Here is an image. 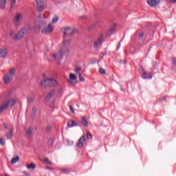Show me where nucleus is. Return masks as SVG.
<instances>
[{
	"mask_svg": "<svg viewBox=\"0 0 176 176\" xmlns=\"http://www.w3.org/2000/svg\"><path fill=\"white\" fill-rule=\"evenodd\" d=\"M14 76H16V68H12L9 72L3 76V80L5 85H8L11 80H13Z\"/></svg>",
	"mask_w": 176,
	"mask_h": 176,
	"instance_id": "1",
	"label": "nucleus"
},
{
	"mask_svg": "<svg viewBox=\"0 0 176 176\" xmlns=\"http://www.w3.org/2000/svg\"><path fill=\"white\" fill-rule=\"evenodd\" d=\"M16 104V100L13 99H10L5 102H3L2 104L0 105V113L1 112H3V111H6L8 109V107H14Z\"/></svg>",
	"mask_w": 176,
	"mask_h": 176,
	"instance_id": "2",
	"label": "nucleus"
},
{
	"mask_svg": "<svg viewBox=\"0 0 176 176\" xmlns=\"http://www.w3.org/2000/svg\"><path fill=\"white\" fill-rule=\"evenodd\" d=\"M64 50H62L60 48V50L58 52H56L53 54V58L54 60H56L58 63V64H60L61 63V60H63V57L64 56H68V54H65Z\"/></svg>",
	"mask_w": 176,
	"mask_h": 176,
	"instance_id": "3",
	"label": "nucleus"
},
{
	"mask_svg": "<svg viewBox=\"0 0 176 176\" xmlns=\"http://www.w3.org/2000/svg\"><path fill=\"white\" fill-rule=\"evenodd\" d=\"M62 32H63V38H67V36H71L76 32V30L72 28L71 27H65L61 28Z\"/></svg>",
	"mask_w": 176,
	"mask_h": 176,
	"instance_id": "4",
	"label": "nucleus"
},
{
	"mask_svg": "<svg viewBox=\"0 0 176 176\" xmlns=\"http://www.w3.org/2000/svg\"><path fill=\"white\" fill-rule=\"evenodd\" d=\"M71 42H72L71 38H69L67 40L66 37L64 38L63 45L61 47L60 49L65 51V54H68L69 52V50H68V47H69V45H71Z\"/></svg>",
	"mask_w": 176,
	"mask_h": 176,
	"instance_id": "5",
	"label": "nucleus"
},
{
	"mask_svg": "<svg viewBox=\"0 0 176 176\" xmlns=\"http://www.w3.org/2000/svg\"><path fill=\"white\" fill-rule=\"evenodd\" d=\"M54 30V26L52 23H50L47 27L43 28L41 30L42 34H52Z\"/></svg>",
	"mask_w": 176,
	"mask_h": 176,
	"instance_id": "6",
	"label": "nucleus"
},
{
	"mask_svg": "<svg viewBox=\"0 0 176 176\" xmlns=\"http://www.w3.org/2000/svg\"><path fill=\"white\" fill-rule=\"evenodd\" d=\"M25 34H27V29L23 28L19 32H18L15 36V39H21V38H24Z\"/></svg>",
	"mask_w": 176,
	"mask_h": 176,
	"instance_id": "7",
	"label": "nucleus"
},
{
	"mask_svg": "<svg viewBox=\"0 0 176 176\" xmlns=\"http://www.w3.org/2000/svg\"><path fill=\"white\" fill-rule=\"evenodd\" d=\"M37 4L38 12H42L45 9V2L44 0H35Z\"/></svg>",
	"mask_w": 176,
	"mask_h": 176,
	"instance_id": "8",
	"label": "nucleus"
},
{
	"mask_svg": "<svg viewBox=\"0 0 176 176\" xmlns=\"http://www.w3.org/2000/svg\"><path fill=\"white\" fill-rule=\"evenodd\" d=\"M102 42H104V36L100 35L98 39L94 43V47L95 49H98V46L102 45Z\"/></svg>",
	"mask_w": 176,
	"mask_h": 176,
	"instance_id": "9",
	"label": "nucleus"
},
{
	"mask_svg": "<svg viewBox=\"0 0 176 176\" xmlns=\"http://www.w3.org/2000/svg\"><path fill=\"white\" fill-rule=\"evenodd\" d=\"M86 142V137L85 135H83L78 141L77 143H76V146L77 148H83V145Z\"/></svg>",
	"mask_w": 176,
	"mask_h": 176,
	"instance_id": "10",
	"label": "nucleus"
},
{
	"mask_svg": "<svg viewBox=\"0 0 176 176\" xmlns=\"http://www.w3.org/2000/svg\"><path fill=\"white\" fill-rule=\"evenodd\" d=\"M6 56H8V48L6 47H2L0 49V58H6Z\"/></svg>",
	"mask_w": 176,
	"mask_h": 176,
	"instance_id": "11",
	"label": "nucleus"
},
{
	"mask_svg": "<svg viewBox=\"0 0 176 176\" xmlns=\"http://www.w3.org/2000/svg\"><path fill=\"white\" fill-rule=\"evenodd\" d=\"M42 87H50V78H45L40 82Z\"/></svg>",
	"mask_w": 176,
	"mask_h": 176,
	"instance_id": "12",
	"label": "nucleus"
},
{
	"mask_svg": "<svg viewBox=\"0 0 176 176\" xmlns=\"http://www.w3.org/2000/svg\"><path fill=\"white\" fill-rule=\"evenodd\" d=\"M160 2V0H147L148 5L151 8H155Z\"/></svg>",
	"mask_w": 176,
	"mask_h": 176,
	"instance_id": "13",
	"label": "nucleus"
},
{
	"mask_svg": "<svg viewBox=\"0 0 176 176\" xmlns=\"http://www.w3.org/2000/svg\"><path fill=\"white\" fill-rule=\"evenodd\" d=\"M21 19H23V14L18 12L16 14L13 21L15 24H17L20 21V20H21Z\"/></svg>",
	"mask_w": 176,
	"mask_h": 176,
	"instance_id": "14",
	"label": "nucleus"
},
{
	"mask_svg": "<svg viewBox=\"0 0 176 176\" xmlns=\"http://www.w3.org/2000/svg\"><path fill=\"white\" fill-rule=\"evenodd\" d=\"M58 86V82L54 78H50V87H56Z\"/></svg>",
	"mask_w": 176,
	"mask_h": 176,
	"instance_id": "15",
	"label": "nucleus"
},
{
	"mask_svg": "<svg viewBox=\"0 0 176 176\" xmlns=\"http://www.w3.org/2000/svg\"><path fill=\"white\" fill-rule=\"evenodd\" d=\"M69 82H70L71 85H74V83H76V75H75L74 74H70Z\"/></svg>",
	"mask_w": 176,
	"mask_h": 176,
	"instance_id": "16",
	"label": "nucleus"
},
{
	"mask_svg": "<svg viewBox=\"0 0 176 176\" xmlns=\"http://www.w3.org/2000/svg\"><path fill=\"white\" fill-rule=\"evenodd\" d=\"M81 124H82V126H85V127L89 126V121H87L86 117H81Z\"/></svg>",
	"mask_w": 176,
	"mask_h": 176,
	"instance_id": "17",
	"label": "nucleus"
},
{
	"mask_svg": "<svg viewBox=\"0 0 176 176\" xmlns=\"http://www.w3.org/2000/svg\"><path fill=\"white\" fill-rule=\"evenodd\" d=\"M67 126L68 127L71 128V127H76L79 126V124H78L77 122H75V121L74 120H70L68 122Z\"/></svg>",
	"mask_w": 176,
	"mask_h": 176,
	"instance_id": "18",
	"label": "nucleus"
},
{
	"mask_svg": "<svg viewBox=\"0 0 176 176\" xmlns=\"http://www.w3.org/2000/svg\"><path fill=\"white\" fill-rule=\"evenodd\" d=\"M142 78L143 79H152V75H151V73L144 72L142 74Z\"/></svg>",
	"mask_w": 176,
	"mask_h": 176,
	"instance_id": "19",
	"label": "nucleus"
},
{
	"mask_svg": "<svg viewBox=\"0 0 176 176\" xmlns=\"http://www.w3.org/2000/svg\"><path fill=\"white\" fill-rule=\"evenodd\" d=\"M54 93H56V91L54 89H53L52 91H51L45 97V99L47 100L48 101L50 100H52V97H53Z\"/></svg>",
	"mask_w": 176,
	"mask_h": 176,
	"instance_id": "20",
	"label": "nucleus"
},
{
	"mask_svg": "<svg viewBox=\"0 0 176 176\" xmlns=\"http://www.w3.org/2000/svg\"><path fill=\"white\" fill-rule=\"evenodd\" d=\"M26 167L29 170H35V168H36V165L34 163H31L30 164H28Z\"/></svg>",
	"mask_w": 176,
	"mask_h": 176,
	"instance_id": "21",
	"label": "nucleus"
},
{
	"mask_svg": "<svg viewBox=\"0 0 176 176\" xmlns=\"http://www.w3.org/2000/svg\"><path fill=\"white\" fill-rule=\"evenodd\" d=\"M47 144L49 148H52L53 146V144H54V138H50V139H48Z\"/></svg>",
	"mask_w": 176,
	"mask_h": 176,
	"instance_id": "22",
	"label": "nucleus"
},
{
	"mask_svg": "<svg viewBox=\"0 0 176 176\" xmlns=\"http://www.w3.org/2000/svg\"><path fill=\"white\" fill-rule=\"evenodd\" d=\"M19 160H20V157L17 155L15 157L12 158V160H11V163L12 164H16V163H17Z\"/></svg>",
	"mask_w": 176,
	"mask_h": 176,
	"instance_id": "23",
	"label": "nucleus"
},
{
	"mask_svg": "<svg viewBox=\"0 0 176 176\" xmlns=\"http://www.w3.org/2000/svg\"><path fill=\"white\" fill-rule=\"evenodd\" d=\"M26 135L28 137H32V128H28L26 130Z\"/></svg>",
	"mask_w": 176,
	"mask_h": 176,
	"instance_id": "24",
	"label": "nucleus"
},
{
	"mask_svg": "<svg viewBox=\"0 0 176 176\" xmlns=\"http://www.w3.org/2000/svg\"><path fill=\"white\" fill-rule=\"evenodd\" d=\"M12 137H13V129H10L8 134L7 135V140L12 139Z\"/></svg>",
	"mask_w": 176,
	"mask_h": 176,
	"instance_id": "25",
	"label": "nucleus"
},
{
	"mask_svg": "<svg viewBox=\"0 0 176 176\" xmlns=\"http://www.w3.org/2000/svg\"><path fill=\"white\" fill-rule=\"evenodd\" d=\"M0 6L1 9H5V6H6V0H0Z\"/></svg>",
	"mask_w": 176,
	"mask_h": 176,
	"instance_id": "26",
	"label": "nucleus"
},
{
	"mask_svg": "<svg viewBox=\"0 0 176 176\" xmlns=\"http://www.w3.org/2000/svg\"><path fill=\"white\" fill-rule=\"evenodd\" d=\"M36 111H38V109L36 107H34L32 109V116L35 117V115L36 114Z\"/></svg>",
	"mask_w": 176,
	"mask_h": 176,
	"instance_id": "27",
	"label": "nucleus"
},
{
	"mask_svg": "<svg viewBox=\"0 0 176 176\" xmlns=\"http://www.w3.org/2000/svg\"><path fill=\"white\" fill-rule=\"evenodd\" d=\"M98 24V21H95L94 23V24H92L89 28V31H91V30H93V28H94V27H96V25H97Z\"/></svg>",
	"mask_w": 176,
	"mask_h": 176,
	"instance_id": "28",
	"label": "nucleus"
},
{
	"mask_svg": "<svg viewBox=\"0 0 176 176\" xmlns=\"http://www.w3.org/2000/svg\"><path fill=\"white\" fill-rule=\"evenodd\" d=\"M61 173H63V174H68V173H71V170H69L68 168H63L61 170Z\"/></svg>",
	"mask_w": 176,
	"mask_h": 176,
	"instance_id": "29",
	"label": "nucleus"
},
{
	"mask_svg": "<svg viewBox=\"0 0 176 176\" xmlns=\"http://www.w3.org/2000/svg\"><path fill=\"white\" fill-rule=\"evenodd\" d=\"M87 139L93 140V135L89 131L87 132Z\"/></svg>",
	"mask_w": 176,
	"mask_h": 176,
	"instance_id": "30",
	"label": "nucleus"
},
{
	"mask_svg": "<svg viewBox=\"0 0 176 176\" xmlns=\"http://www.w3.org/2000/svg\"><path fill=\"white\" fill-rule=\"evenodd\" d=\"M27 101L29 104H32L34 102V98L32 97H28Z\"/></svg>",
	"mask_w": 176,
	"mask_h": 176,
	"instance_id": "31",
	"label": "nucleus"
},
{
	"mask_svg": "<svg viewBox=\"0 0 176 176\" xmlns=\"http://www.w3.org/2000/svg\"><path fill=\"white\" fill-rule=\"evenodd\" d=\"M80 69H81V68H80V67H79V66H77V67H76L75 72H76V74L77 75H79V74H80Z\"/></svg>",
	"mask_w": 176,
	"mask_h": 176,
	"instance_id": "32",
	"label": "nucleus"
},
{
	"mask_svg": "<svg viewBox=\"0 0 176 176\" xmlns=\"http://www.w3.org/2000/svg\"><path fill=\"white\" fill-rule=\"evenodd\" d=\"M99 72L102 75H105V74H107V72L105 71V69L104 68H100L99 69Z\"/></svg>",
	"mask_w": 176,
	"mask_h": 176,
	"instance_id": "33",
	"label": "nucleus"
},
{
	"mask_svg": "<svg viewBox=\"0 0 176 176\" xmlns=\"http://www.w3.org/2000/svg\"><path fill=\"white\" fill-rule=\"evenodd\" d=\"M58 16H55L53 19H52V23H53V24H54V23H57V21H58Z\"/></svg>",
	"mask_w": 176,
	"mask_h": 176,
	"instance_id": "34",
	"label": "nucleus"
},
{
	"mask_svg": "<svg viewBox=\"0 0 176 176\" xmlns=\"http://www.w3.org/2000/svg\"><path fill=\"white\" fill-rule=\"evenodd\" d=\"M6 144V142H5V140H3V138H0V145H2V146H5Z\"/></svg>",
	"mask_w": 176,
	"mask_h": 176,
	"instance_id": "35",
	"label": "nucleus"
},
{
	"mask_svg": "<svg viewBox=\"0 0 176 176\" xmlns=\"http://www.w3.org/2000/svg\"><path fill=\"white\" fill-rule=\"evenodd\" d=\"M115 28H116V25H113V26L110 28V32H111V34H113V32H115Z\"/></svg>",
	"mask_w": 176,
	"mask_h": 176,
	"instance_id": "36",
	"label": "nucleus"
},
{
	"mask_svg": "<svg viewBox=\"0 0 176 176\" xmlns=\"http://www.w3.org/2000/svg\"><path fill=\"white\" fill-rule=\"evenodd\" d=\"M78 77L80 79V82H85V78L82 77V74L79 73L78 74Z\"/></svg>",
	"mask_w": 176,
	"mask_h": 176,
	"instance_id": "37",
	"label": "nucleus"
},
{
	"mask_svg": "<svg viewBox=\"0 0 176 176\" xmlns=\"http://www.w3.org/2000/svg\"><path fill=\"white\" fill-rule=\"evenodd\" d=\"M15 5H16V0H11V9H13Z\"/></svg>",
	"mask_w": 176,
	"mask_h": 176,
	"instance_id": "38",
	"label": "nucleus"
},
{
	"mask_svg": "<svg viewBox=\"0 0 176 176\" xmlns=\"http://www.w3.org/2000/svg\"><path fill=\"white\" fill-rule=\"evenodd\" d=\"M158 101H160V102H162V101H166V96L160 98Z\"/></svg>",
	"mask_w": 176,
	"mask_h": 176,
	"instance_id": "39",
	"label": "nucleus"
},
{
	"mask_svg": "<svg viewBox=\"0 0 176 176\" xmlns=\"http://www.w3.org/2000/svg\"><path fill=\"white\" fill-rule=\"evenodd\" d=\"M142 38H144V32H140L139 33V38L141 39Z\"/></svg>",
	"mask_w": 176,
	"mask_h": 176,
	"instance_id": "40",
	"label": "nucleus"
},
{
	"mask_svg": "<svg viewBox=\"0 0 176 176\" xmlns=\"http://www.w3.org/2000/svg\"><path fill=\"white\" fill-rule=\"evenodd\" d=\"M69 109H70V112H72V113H75V109H74V107L72 106H69Z\"/></svg>",
	"mask_w": 176,
	"mask_h": 176,
	"instance_id": "41",
	"label": "nucleus"
},
{
	"mask_svg": "<svg viewBox=\"0 0 176 176\" xmlns=\"http://www.w3.org/2000/svg\"><path fill=\"white\" fill-rule=\"evenodd\" d=\"M52 130V126L47 125L46 128L47 131H50Z\"/></svg>",
	"mask_w": 176,
	"mask_h": 176,
	"instance_id": "42",
	"label": "nucleus"
},
{
	"mask_svg": "<svg viewBox=\"0 0 176 176\" xmlns=\"http://www.w3.org/2000/svg\"><path fill=\"white\" fill-rule=\"evenodd\" d=\"M45 162L47 163V164H52V162H50V160H49L47 158L45 160Z\"/></svg>",
	"mask_w": 176,
	"mask_h": 176,
	"instance_id": "43",
	"label": "nucleus"
},
{
	"mask_svg": "<svg viewBox=\"0 0 176 176\" xmlns=\"http://www.w3.org/2000/svg\"><path fill=\"white\" fill-rule=\"evenodd\" d=\"M172 63L173 65H176V58L172 59Z\"/></svg>",
	"mask_w": 176,
	"mask_h": 176,
	"instance_id": "44",
	"label": "nucleus"
},
{
	"mask_svg": "<svg viewBox=\"0 0 176 176\" xmlns=\"http://www.w3.org/2000/svg\"><path fill=\"white\" fill-rule=\"evenodd\" d=\"M169 3H176V0H168Z\"/></svg>",
	"mask_w": 176,
	"mask_h": 176,
	"instance_id": "45",
	"label": "nucleus"
},
{
	"mask_svg": "<svg viewBox=\"0 0 176 176\" xmlns=\"http://www.w3.org/2000/svg\"><path fill=\"white\" fill-rule=\"evenodd\" d=\"M50 107L51 108H53V107H54V101H52V102L50 103Z\"/></svg>",
	"mask_w": 176,
	"mask_h": 176,
	"instance_id": "46",
	"label": "nucleus"
},
{
	"mask_svg": "<svg viewBox=\"0 0 176 176\" xmlns=\"http://www.w3.org/2000/svg\"><path fill=\"white\" fill-rule=\"evenodd\" d=\"M10 36H12V38H15V37L14 36V34H13V32H10Z\"/></svg>",
	"mask_w": 176,
	"mask_h": 176,
	"instance_id": "47",
	"label": "nucleus"
},
{
	"mask_svg": "<svg viewBox=\"0 0 176 176\" xmlns=\"http://www.w3.org/2000/svg\"><path fill=\"white\" fill-rule=\"evenodd\" d=\"M46 170H53V168H52L51 166H47Z\"/></svg>",
	"mask_w": 176,
	"mask_h": 176,
	"instance_id": "48",
	"label": "nucleus"
},
{
	"mask_svg": "<svg viewBox=\"0 0 176 176\" xmlns=\"http://www.w3.org/2000/svg\"><path fill=\"white\" fill-rule=\"evenodd\" d=\"M120 47V43H118L116 50H119Z\"/></svg>",
	"mask_w": 176,
	"mask_h": 176,
	"instance_id": "49",
	"label": "nucleus"
},
{
	"mask_svg": "<svg viewBox=\"0 0 176 176\" xmlns=\"http://www.w3.org/2000/svg\"><path fill=\"white\" fill-rule=\"evenodd\" d=\"M61 91H62L61 89H58V91H57L58 94H60V93H61Z\"/></svg>",
	"mask_w": 176,
	"mask_h": 176,
	"instance_id": "50",
	"label": "nucleus"
},
{
	"mask_svg": "<svg viewBox=\"0 0 176 176\" xmlns=\"http://www.w3.org/2000/svg\"><path fill=\"white\" fill-rule=\"evenodd\" d=\"M156 65H157V64L156 63H153V68H156Z\"/></svg>",
	"mask_w": 176,
	"mask_h": 176,
	"instance_id": "51",
	"label": "nucleus"
},
{
	"mask_svg": "<svg viewBox=\"0 0 176 176\" xmlns=\"http://www.w3.org/2000/svg\"><path fill=\"white\" fill-rule=\"evenodd\" d=\"M3 126H4V129H8V125H6V124H4Z\"/></svg>",
	"mask_w": 176,
	"mask_h": 176,
	"instance_id": "52",
	"label": "nucleus"
},
{
	"mask_svg": "<svg viewBox=\"0 0 176 176\" xmlns=\"http://www.w3.org/2000/svg\"><path fill=\"white\" fill-rule=\"evenodd\" d=\"M24 174H25V175L30 176V173H28L26 172H24Z\"/></svg>",
	"mask_w": 176,
	"mask_h": 176,
	"instance_id": "53",
	"label": "nucleus"
},
{
	"mask_svg": "<svg viewBox=\"0 0 176 176\" xmlns=\"http://www.w3.org/2000/svg\"><path fill=\"white\" fill-rule=\"evenodd\" d=\"M43 78H46V74H43Z\"/></svg>",
	"mask_w": 176,
	"mask_h": 176,
	"instance_id": "54",
	"label": "nucleus"
},
{
	"mask_svg": "<svg viewBox=\"0 0 176 176\" xmlns=\"http://www.w3.org/2000/svg\"><path fill=\"white\" fill-rule=\"evenodd\" d=\"M1 176H8V175L7 174H3Z\"/></svg>",
	"mask_w": 176,
	"mask_h": 176,
	"instance_id": "55",
	"label": "nucleus"
},
{
	"mask_svg": "<svg viewBox=\"0 0 176 176\" xmlns=\"http://www.w3.org/2000/svg\"><path fill=\"white\" fill-rule=\"evenodd\" d=\"M43 17H45V15H43Z\"/></svg>",
	"mask_w": 176,
	"mask_h": 176,
	"instance_id": "56",
	"label": "nucleus"
}]
</instances>
